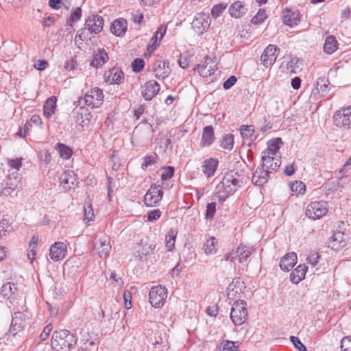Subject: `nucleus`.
<instances>
[{"label": "nucleus", "mask_w": 351, "mask_h": 351, "mask_svg": "<svg viewBox=\"0 0 351 351\" xmlns=\"http://www.w3.org/2000/svg\"><path fill=\"white\" fill-rule=\"evenodd\" d=\"M261 159V168H257L252 178V182L257 186H262L267 182L270 174L276 171L281 165L280 158L266 154L262 153Z\"/></svg>", "instance_id": "1"}, {"label": "nucleus", "mask_w": 351, "mask_h": 351, "mask_svg": "<svg viewBox=\"0 0 351 351\" xmlns=\"http://www.w3.org/2000/svg\"><path fill=\"white\" fill-rule=\"evenodd\" d=\"M77 343L75 337L67 330L56 331L51 338V347L54 351H71Z\"/></svg>", "instance_id": "2"}, {"label": "nucleus", "mask_w": 351, "mask_h": 351, "mask_svg": "<svg viewBox=\"0 0 351 351\" xmlns=\"http://www.w3.org/2000/svg\"><path fill=\"white\" fill-rule=\"evenodd\" d=\"M239 176L238 173L234 172L228 173L224 176L221 184L224 189L223 193L225 194L219 196L220 200L224 201L228 195L232 194L238 188L241 187L242 181L239 179Z\"/></svg>", "instance_id": "3"}, {"label": "nucleus", "mask_w": 351, "mask_h": 351, "mask_svg": "<svg viewBox=\"0 0 351 351\" xmlns=\"http://www.w3.org/2000/svg\"><path fill=\"white\" fill-rule=\"evenodd\" d=\"M247 303L244 300L235 301L232 306L230 318L236 326L242 325L246 320L247 316Z\"/></svg>", "instance_id": "4"}, {"label": "nucleus", "mask_w": 351, "mask_h": 351, "mask_svg": "<svg viewBox=\"0 0 351 351\" xmlns=\"http://www.w3.org/2000/svg\"><path fill=\"white\" fill-rule=\"evenodd\" d=\"M333 122L335 125L343 130L351 129V106L336 111L333 116Z\"/></svg>", "instance_id": "5"}, {"label": "nucleus", "mask_w": 351, "mask_h": 351, "mask_svg": "<svg viewBox=\"0 0 351 351\" xmlns=\"http://www.w3.org/2000/svg\"><path fill=\"white\" fill-rule=\"evenodd\" d=\"M167 296V290L161 285L154 287L149 293V302L152 306L160 308L165 302Z\"/></svg>", "instance_id": "6"}, {"label": "nucleus", "mask_w": 351, "mask_h": 351, "mask_svg": "<svg viewBox=\"0 0 351 351\" xmlns=\"http://www.w3.org/2000/svg\"><path fill=\"white\" fill-rule=\"evenodd\" d=\"M163 196L162 188L160 185H152L144 196V202L147 206H157Z\"/></svg>", "instance_id": "7"}, {"label": "nucleus", "mask_w": 351, "mask_h": 351, "mask_svg": "<svg viewBox=\"0 0 351 351\" xmlns=\"http://www.w3.org/2000/svg\"><path fill=\"white\" fill-rule=\"evenodd\" d=\"M328 212L327 203L324 201L311 202L306 209V215L313 219H318Z\"/></svg>", "instance_id": "8"}, {"label": "nucleus", "mask_w": 351, "mask_h": 351, "mask_svg": "<svg viewBox=\"0 0 351 351\" xmlns=\"http://www.w3.org/2000/svg\"><path fill=\"white\" fill-rule=\"evenodd\" d=\"M103 91L97 87L92 88L84 96L86 105L92 108H99L103 104Z\"/></svg>", "instance_id": "9"}, {"label": "nucleus", "mask_w": 351, "mask_h": 351, "mask_svg": "<svg viewBox=\"0 0 351 351\" xmlns=\"http://www.w3.org/2000/svg\"><path fill=\"white\" fill-rule=\"evenodd\" d=\"M350 241L348 234L341 231H337L330 237V244L332 250H339L346 247Z\"/></svg>", "instance_id": "10"}, {"label": "nucleus", "mask_w": 351, "mask_h": 351, "mask_svg": "<svg viewBox=\"0 0 351 351\" xmlns=\"http://www.w3.org/2000/svg\"><path fill=\"white\" fill-rule=\"evenodd\" d=\"M191 25L198 33L202 34L203 32L208 29L210 25V16L206 13H199L195 16Z\"/></svg>", "instance_id": "11"}, {"label": "nucleus", "mask_w": 351, "mask_h": 351, "mask_svg": "<svg viewBox=\"0 0 351 351\" xmlns=\"http://www.w3.org/2000/svg\"><path fill=\"white\" fill-rule=\"evenodd\" d=\"M278 51V48L274 45H269L264 50L261 55V60L265 67L267 68L274 64L278 56L276 53Z\"/></svg>", "instance_id": "12"}, {"label": "nucleus", "mask_w": 351, "mask_h": 351, "mask_svg": "<svg viewBox=\"0 0 351 351\" xmlns=\"http://www.w3.org/2000/svg\"><path fill=\"white\" fill-rule=\"evenodd\" d=\"M94 250L97 251L101 258L108 256L111 250L110 238L107 236H103L98 240L95 239Z\"/></svg>", "instance_id": "13"}, {"label": "nucleus", "mask_w": 351, "mask_h": 351, "mask_svg": "<svg viewBox=\"0 0 351 351\" xmlns=\"http://www.w3.org/2000/svg\"><path fill=\"white\" fill-rule=\"evenodd\" d=\"M67 247L63 242H56L49 250V256L54 261L62 260L66 255Z\"/></svg>", "instance_id": "14"}, {"label": "nucleus", "mask_w": 351, "mask_h": 351, "mask_svg": "<svg viewBox=\"0 0 351 351\" xmlns=\"http://www.w3.org/2000/svg\"><path fill=\"white\" fill-rule=\"evenodd\" d=\"M84 26L93 34L99 33L104 26V20L102 16L98 15H92L86 20Z\"/></svg>", "instance_id": "15"}, {"label": "nucleus", "mask_w": 351, "mask_h": 351, "mask_svg": "<svg viewBox=\"0 0 351 351\" xmlns=\"http://www.w3.org/2000/svg\"><path fill=\"white\" fill-rule=\"evenodd\" d=\"M106 82L110 84H119L123 82L124 73L117 67H114L104 74Z\"/></svg>", "instance_id": "16"}, {"label": "nucleus", "mask_w": 351, "mask_h": 351, "mask_svg": "<svg viewBox=\"0 0 351 351\" xmlns=\"http://www.w3.org/2000/svg\"><path fill=\"white\" fill-rule=\"evenodd\" d=\"M144 90L142 93L143 98L146 101H150L160 90L159 84L154 80H149L144 85Z\"/></svg>", "instance_id": "17"}, {"label": "nucleus", "mask_w": 351, "mask_h": 351, "mask_svg": "<svg viewBox=\"0 0 351 351\" xmlns=\"http://www.w3.org/2000/svg\"><path fill=\"white\" fill-rule=\"evenodd\" d=\"M169 63L166 61L158 60L153 66V71L155 75L158 79H165L167 77L170 73Z\"/></svg>", "instance_id": "18"}, {"label": "nucleus", "mask_w": 351, "mask_h": 351, "mask_svg": "<svg viewBox=\"0 0 351 351\" xmlns=\"http://www.w3.org/2000/svg\"><path fill=\"white\" fill-rule=\"evenodd\" d=\"M60 182L64 189H70L76 184L77 175L73 171H66L60 177Z\"/></svg>", "instance_id": "19"}, {"label": "nucleus", "mask_w": 351, "mask_h": 351, "mask_svg": "<svg viewBox=\"0 0 351 351\" xmlns=\"http://www.w3.org/2000/svg\"><path fill=\"white\" fill-rule=\"evenodd\" d=\"M297 263V254L295 252L287 254L280 261V269L283 271H289Z\"/></svg>", "instance_id": "20"}, {"label": "nucleus", "mask_w": 351, "mask_h": 351, "mask_svg": "<svg viewBox=\"0 0 351 351\" xmlns=\"http://www.w3.org/2000/svg\"><path fill=\"white\" fill-rule=\"evenodd\" d=\"M210 63L213 64V60L210 58H206L204 64H196L194 67V71H198L199 75L202 77H207L214 73V69Z\"/></svg>", "instance_id": "21"}, {"label": "nucleus", "mask_w": 351, "mask_h": 351, "mask_svg": "<svg viewBox=\"0 0 351 351\" xmlns=\"http://www.w3.org/2000/svg\"><path fill=\"white\" fill-rule=\"evenodd\" d=\"M228 11L232 17L239 19L247 12V9L243 2L237 1L230 5Z\"/></svg>", "instance_id": "22"}, {"label": "nucleus", "mask_w": 351, "mask_h": 351, "mask_svg": "<svg viewBox=\"0 0 351 351\" xmlns=\"http://www.w3.org/2000/svg\"><path fill=\"white\" fill-rule=\"evenodd\" d=\"M127 30V21L118 19L113 21L110 27L111 32L117 36H123Z\"/></svg>", "instance_id": "23"}, {"label": "nucleus", "mask_w": 351, "mask_h": 351, "mask_svg": "<svg viewBox=\"0 0 351 351\" xmlns=\"http://www.w3.org/2000/svg\"><path fill=\"white\" fill-rule=\"evenodd\" d=\"M217 166L218 160L217 159L213 158L206 159L202 166V171L209 178L215 174Z\"/></svg>", "instance_id": "24"}, {"label": "nucleus", "mask_w": 351, "mask_h": 351, "mask_svg": "<svg viewBox=\"0 0 351 351\" xmlns=\"http://www.w3.org/2000/svg\"><path fill=\"white\" fill-rule=\"evenodd\" d=\"M330 82L326 77H319L316 82L315 88L313 90L314 95L319 94L320 97H324L329 90Z\"/></svg>", "instance_id": "25"}, {"label": "nucleus", "mask_w": 351, "mask_h": 351, "mask_svg": "<svg viewBox=\"0 0 351 351\" xmlns=\"http://www.w3.org/2000/svg\"><path fill=\"white\" fill-rule=\"evenodd\" d=\"M1 293L5 299H14L17 295L18 288L14 283L8 282L2 286Z\"/></svg>", "instance_id": "26"}, {"label": "nucleus", "mask_w": 351, "mask_h": 351, "mask_svg": "<svg viewBox=\"0 0 351 351\" xmlns=\"http://www.w3.org/2000/svg\"><path fill=\"white\" fill-rule=\"evenodd\" d=\"M215 141L214 129L211 125H207L204 128L201 144L202 146L208 147Z\"/></svg>", "instance_id": "27"}, {"label": "nucleus", "mask_w": 351, "mask_h": 351, "mask_svg": "<svg viewBox=\"0 0 351 351\" xmlns=\"http://www.w3.org/2000/svg\"><path fill=\"white\" fill-rule=\"evenodd\" d=\"M253 250L252 247L240 245L235 251L237 258L239 263H245L252 255Z\"/></svg>", "instance_id": "28"}, {"label": "nucleus", "mask_w": 351, "mask_h": 351, "mask_svg": "<svg viewBox=\"0 0 351 351\" xmlns=\"http://www.w3.org/2000/svg\"><path fill=\"white\" fill-rule=\"evenodd\" d=\"M307 267L299 265L290 274V280L295 284L299 283L305 278Z\"/></svg>", "instance_id": "29"}, {"label": "nucleus", "mask_w": 351, "mask_h": 351, "mask_svg": "<svg viewBox=\"0 0 351 351\" xmlns=\"http://www.w3.org/2000/svg\"><path fill=\"white\" fill-rule=\"evenodd\" d=\"M283 19L286 25L289 26L295 25L300 21V14L298 10L291 11L287 10L283 12Z\"/></svg>", "instance_id": "30"}, {"label": "nucleus", "mask_w": 351, "mask_h": 351, "mask_svg": "<svg viewBox=\"0 0 351 351\" xmlns=\"http://www.w3.org/2000/svg\"><path fill=\"white\" fill-rule=\"evenodd\" d=\"M75 113L77 114L76 122L79 125L83 127L84 125H87L89 123L91 118V114L86 108L80 107L75 112Z\"/></svg>", "instance_id": "31"}, {"label": "nucleus", "mask_w": 351, "mask_h": 351, "mask_svg": "<svg viewBox=\"0 0 351 351\" xmlns=\"http://www.w3.org/2000/svg\"><path fill=\"white\" fill-rule=\"evenodd\" d=\"M108 60L107 52L104 49H99L98 53L94 55L90 65L97 69L101 68Z\"/></svg>", "instance_id": "32"}, {"label": "nucleus", "mask_w": 351, "mask_h": 351, "mask_svg": "<svg viewBox=\"0 0 351 351\" xmlns=\"http://www.w3.org/2000/svg\"><path fill=\"white\" fill-rule=\"evenodd\" d=\"M218 249V242L213 237H210L206 239L202 246V250L206 255L214 254Z\"/></svg>", "instance_id": "33"}, {"label": "nucleus", "mask_w": 351, "mask_h": 351, "mask_svg": "<svg viewBox=\"0 0 351 351\" xmlns=\"http://www.w3.org/2000/svg\"><path fill=\"white\" fill-rule=\"evenodd\" d=\"M281 145H282L281 138H276L275 139H272L267 143V150L262 153L274 156L280 148Z\"/></svg>", "instance_id": "34"}, {"label": "nucleus", "mask_w": 351, "mask_h": 351, "mask_svg": "<svg viewBox=\"0 0 351 351\" xmlns=\"http://www.w3.org/2000/svg\"><path fill=\"white\" fill-rule=\"evenodd\" d=\"M57 98L52 96L47 99L43 107L44 114L47 117H50L55 112L56 108Z\"/></svg>", "instance_id": "35"}, {"label": "nucleus", "mask_w": 351, "mask_h": 351, "mask_svg": "<svg viewBox=\"0 0 351 351\" xmlns=\"http://www.w3.org/2000/svg\"><path fill=\"white\" fill-rule=\"evenodd\" d=\"M14 231L12 222L7 219L0 220V239Z\"/></svg>", "instance_id": "36"}, {"label": "nucleus", "mask_w": 351, "mask_h": 351, "mask_svg": "<svg viewBox=\"0 0 351 351\" xmlns=\"http://www.w3.org/2000/svg\"><path fill=\"white\" fill-rule=\"evenodd\" d=\"M337 49V41L335 36H328L326 37L324 45V50L326 53L331 54Z\"/></svg>", "instance_id": "37"}, {"label": "nucleus", "mask_w": 351, "mask_h": 351, "mask_svg": "<svg viewBox=\"0 0 351 351\" xmlns=\"http://www.w3.org/2000/svg\"><path fill=\"white\" fill-rule=\"evenodd\" d=\"M241 135L243 139H249L252 141L256 139L255 130L253 125H242L240 128Z\"/></svg>", "instance_id": "38"}, {"label": "nucleus", "mask_w": 351, "mask_h": 351, "mask_svg": "<svg viewBox=\"0 0 351 351\" xmlns=\"http://www.w3.org/2000/svg\"><path fill=\"white\" fill-rule=\"evenodd\" d=\"M177 231L173 229H170L166 234L165 246L168 250L171 251L174 249Z\"/></svg>", "instance_id": "39"}, {"label": "nucleus", "mask_w": 351, "mask_h": 351, "mask_svg": "<svg viewBox=\"0 0 351 351\" xmlns=\"http://www.w3.org/2000/svg\"><path fill=\"white\" fill-rule=\"evenodd\" d=\"M56 149L58 152L60 156L64 160L69 159L73 154L72 149L63 143H58Z\"/></svg>", "instance_id": "40"}, {"label": "nucleus", "mask_w": 351, "mask_h": 351, "mask_svg": "<svg viewBox=\"0 0 351 351\" xmlns=\"http://www.w3.org/2000/svg\"><path fill=\"white\" fill-rule=\"evenodd\" d=\"M91 34L90 31L84 26V28H82L77 32L75 38V43L82 44L83 41L90 40V34Z\"/></svg>", "instance_id": "41"}, {"label": "nucleus", "mask_w": 351, "mask_h": 351, "mask_svg": "<svg viewBox=\"0 0 351 351\" xmlns=\"http://www.w3.org/2000/svg\"><path fill=\"white\" fill-rule=\"evenodd\" d=\"M234 145V136L232 134L225 135L221 141V147L224 149L232 150Z\"/></svg>", "instance_id": "42"}, {"label": "nucleus", "mask_w": 351, "mask_h": 351, "mask_svg": "<svg viewBox=\"0 0 351 351\" xmlns=\"http://www.w3.org/2000/svg\"><path fill=\"white\" fill-rule=\"evenodd\" d=\"M227 6L228 4L226 3H221L215 5L211 9L212 16L215 19H217L223 13V10L227 8Z\"/></svg>", "instance_id": "43"}, {"label": "nucleus", "mask_w": 351, "mask_h": 351, "mask_svg": "<svg viewBox=\"0 0 351 351\" xmlns=\"http://www.w3.org/2000/svg\"><path fill=\"white\" fill-rule=\"evenodd\" d=\"M267 14L265 10L260 9L257 14L252 18V23L257 25L261 24L267 19Z\"/></svg>", "instance_id": "44"}, {"label": "nucleus", "mask_w": 351, "mask_h": 351, "mask_svg": "<svg viewBox=\"0 0 351 351\" xmlns=\"http://www.w3.org/2000/svg\"><path fill=\"white\" fill-rule=\"evenodd\" d=\"M94 213L92 206L88 204L84 206V221L86 223L91 221L94 219Z\"/></svg>", "instance_id": "45"}, {"label": "nucleus", "mask_w": 351, "mask_h": 351, "mask_svg": "<svg viewBox=\"0 0 351 351\" xmlns=\"http://www.w3.org/2000/svg\"><path fill=\"white\" fill-rule=\"evenodd\" d=\"M291 191L298 194H304L306 190L305 185L302 182L295 181L290 185Z\"/></svg>", "instance_id": "46"}, {"label": "nucleus", "mask_w": 351, "mask_h": 351, "mask_svg": "<svg viewBox=\"0 0 351 351\" xmlns=\"http://www.w3.org/2000/svg\"><path fill=\"white\" fill-rule=\"evenodd\" d=\"M82 16V10L80 8H75L71 13L69 19L67 20V23L72 26V24L80 19Z\"/></svg>", "instance_id": "47"}, {"label": "nucleus", "mask_w": 351, "mask_h": 351, "mask_svg": "<svg viewBox=\"0 0 351 351\" xmlns=\"http://www.w3.org/2000/svg\"><path fill=\"white\" fill-rule=\"evenodd\" d=\"M216 212V203L211 202L208 203L206 206V210L205 213L206 219H211L214 217Z\"/></svg>", "instance_id": "48"}, {"label": "nucleus", "mask_w": 351, "mask_h": 351, "mask_svg": "<svg viewBox=\"0 0 351 351\" xmlns=\"http://www.w3.org/2000/svg\"><path fill=\"white\" fill-rule=\"evenodd\" d=\"M158 156L156 154L145 156L144 158V162L142 164V168L145 169L148 166H151L155 164L156 162Z\"/></svg>", "instance_id": "49"}, {"label": "nucleus", "mask_w": 351, "mask_h": 351, "mask_svg": "<svg viewBox=\"0 0 351 351\" xmlns=\"http://www.w3.org/2000/svg\"><path fill=\"white\" fill-rule=\"evenodd\" d=\"M145 66V62L143 59L136 58L132 62V67L134 72H140Z\"/></svg>", "instance_id": "50"}, {"label": "nucleus", "mask_w": 351, "mask_h": 351, "mask_svg": "<svg viewBox=\"0 0 351 351\" xmlns=\"http://www.w3.org/2000/svg\"><path fill=\"white\" fill-rule=\"evenodd\" d=\"M222 349L221 351H238L237 346H235L234 342L231 341H224L221 343Z\"/></svg>", "instance_id": "51"}, {"label": "nucleus", "mask_w": 351, "mask_h": 351, "mask_svg": "<svg viewBox=\"0 0 351 351\" xmlns=\"http://www.w3.org/2000/svg\"><path fill=\"white\" fill-rule=\"evenodd\" d=\"M174 174V169L172 167H167L164 168V171L161 174L162 180H167L173 177Z\"/></svg>", "instance_id": "52"}, {"label": "nucleus", "mask_w": 351, "mask_h": 351, "mask_svg": "<svg viewBox=\"0 0 351 351\" xmlns=\"http://www.w3.org/2000/svg\"><path fill=\"white\" fill-rule=\"evenodd\" d=\"M319 258L320 256L317 252H311L308 256L306 261L308 264L315 266L317 264Z\"/></svg>", "instance_id": "53"}, {"label": "nucleus", "mask_w": 351, "mask_h": 351, "mask_svg": "<svg viewBox=\"0 0 351 351\" xmlns=\"http://www.w3.org/2000/svg\"><path fill=\"white\" fill-rule=\"evenodd\" d=\"M342 351H351V337H343L341 341Z\"/></svg>", "instance_id": "54"}, {"label": "nucleus", "mask_w": 351, "mask_h": 351, "mask_svg": "<svg viewBox=\"0 0 351 351\" xmlns=\"http://www.w3.org/2000/svg\"><path fill=\"white\" fill-rule=\"evenodd\" d=\"M291 341L294 346L300 351H307L306 346L301 342L298 337L291 336Z\"/></svg>", "instance_id": "55"}, {"label": "nucleus", "mask_w": 351, "mask_h": 351, "mask_svg": "<svg viewBox=\"0 0 351 351\" xmlns=\"http://www.w3.org/2000/svg\"><path fill=\"white\" fill-rule=\"evenodd\" d=\"M22 160L23 158H16V159H11L9 160L8 162V165L10 168L16 170H19V169L22 166Z\"/></svg>", "instance_id": "56"}, {"label": "nucleus", "mask_w": 351, "mask_h": 351, "mask_svg": "<svg viewBox=\"0 0 351 351\" xmlns=\"http://www.w3.org/2000/svg\"><path fill=\"white\" fill-rule=\"evenodd\" d=\"M161 212L159 209L153 210L147 213V221H153L160 218Z\"/></svg>", "instance_id": "57"}, {"label": "nucleus", "mask_w": 351, "mask_h": 351, "mask_svg": "<svg viewBox=\"0 0 351 351\" xmlns=\"http://www.w3.org/2000/svg\"><path fill=\"white\" fill-rule=\"evenodd\" d=\"M237 79L234 75H231L228 78L227 80H226L223 84V88L225 90H228L231 87H232L235 83L237 82Z\"/></svg>", "instance_id": "58"}, {"label": "nucleus", "mask_w": 351, "mask_h": 351, "mask_svg": "<svg viewBox=\"0 0 351 351\" xmlns=\"http://www.w3.org/2000/svg\"><path fill=\"white\" fill-rule=\"evenodd\" d=\"M51 330H52V325L51 324L47 325L44 328L42 333L40 335V339L42 341L45 340L48 337V336H49V333L51 332Z\"/></svg>", "instance_id": "59"}, {"label": "nucleus", "mask_w": 351, "mask_h": 351, "mask_svg": "<svg viewBox=\"0 0 351 351\" xmlns=\"http://www.w3.org/2000/svg\"><path fill=\"white\" fill-rule=\"evenodd\" d=\"M145 112V107L143 105L138 106L134 110V115L136 117V119H139L141 115Z\"/></svg>", "instance_id": "60"}, {"label": "nucleus", "mask_w": 351, "mask_h": 351, "mask_svg": "<svg viewBox=\"0 0 351 351\" xmlns=\"http://www.w3.org/2000/svg\"><path fill=\"white\" fill-rule=\"evenodd\" d=\"M184 268L183 264L180 262L172 269L171 275L172 276H178Z\"/></svg>", "instance_id": "61"}, {"label": "nucleus", "mask_w": 351, "mask_h": 351, "mask_svg": "<svg viewBox=\"0 0 351 351\" xmlns=\"http://www.w3.org/2000/svg\"><path fill=\"white\" fill-rule=\"evenodd\" d=\"M206 313L210 316H213V317L217 316V314H218V306H217V304H213V305L209 306L206 309Z\"/></svg>", "instance_id": "62"}, {"label": "nucleus", "mask_w": 351, "mask_h": 351, "mask_svg": "<svg viewBox=\"0 0 351 351\" xmlns=\"http://www.w3.org/2000/svg\"><path fill=\"white\" fill-rule=\"evenodd\" d=\"M48 66V63L46 60H38V62L35 64L34 67L38 71L45 70Z\"/></svg>", "instance_id": "63"}, {"label": "nucleus", "mask_w": 351, "mask_h": 351, "mask_svg": "<svg viewBox=\"0 0 351 351\" xmlns=\"http://www.w3.org/2000/svg\"><path fill=\"white\" fill-rule=\"evenodd\" d=\"M76 64L77 62L73 59H71L65 62L64 69L68 71H72L75 68Z\"/></svg>", "instance_id": "64"}]
</instances>
